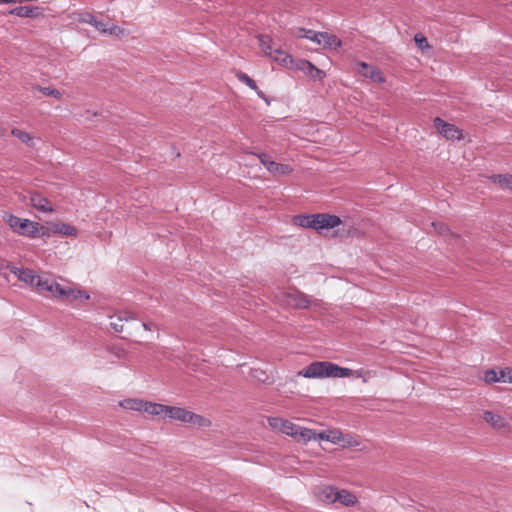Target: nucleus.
I'll return each mask as SVG.
<instances>
[{"label":"nucleus","mask_w":512,"mask_h":512,"mask_svg":"<svg viewBox=\"0 0 512 512\" xmlns=\"http://www.w3.org/2000/svg\"><path fill=\"white\" fill-rule=\"evenodd\" d=\"M352 375V370L341 367L335 363L328 361H314L306 368L300 370L297 376L304 378H345Z\"/></svg>","instance_id":"obj_1"},{"label":"nucleus","mask_w":512,"mask_h":512,"mask_svg":"<svg viewBox=\"0 0 512 512\" xmlns=\"http://www.w3.org/2000/svg\"><path fill=\"white\" fill-rule=\"evenodd\" d=\"M274 61L280 63L283 66L290 67L296 71H302L305 73L307 67H310V61L306 59L294 60L291 55L284 54V57H274Z\"/></svg>","instance_id":"obj_9"},{"label":"nucleus","mask_w":512,"mask_h":512,"mask_svg":"<svg viewBox=\"0 0 512 512\" xmlns=\"http://www.w3.org/2000/svg\"><path fill=\"white\" fill-rule=\"evenodd\" d=\"M414 39H415V42L417 43V45L421 49L427 48L429 46L427 38L425 36H423L422 34H419V33L416 34Z\"/></svg>","instance_id":"obj_37"},{"label":"nucleus","mask_w":512,"mask_h":512,"mask_svg":"<svg viewBox=\"0 0 512 512\" xmlns=\"http://www.w3.org/2000/svg\"><path fill=\"white\" fill-rule=\"evenodd\" d=\"M68 298H71L73 300L83 299L87 301L89 300L90 296L87 294L85 290L73 289L69 287L67 290L66 299Z\"/></svg>","instance_id":"obj_28"},{"label":"nucleus","mask_w":512,"mask_h":512,"mask_svg":"<svg viewBox=\"0 0 512 512\" xmlns=\"http://www.w3.org/2000/svg\"><path fill=\"white\" fill-rule=\"evenodd\" d=\"M359 69L358 73L362 75L365 78L370 79L371 81L375 83H384L385 77L383 76L382 72L375 66L369 65L366 62L360 61L358 63Z\"/></svg>","instance_id":"obj_7"},{"label":"nucleus","mask_w":512,"mask_h":512,"mask_svg":"<svg viewBox=\"0 0 512 512\" xmlns=\"http://www.w3.org/2000/svg\"><path fill=\"white\" fill-rule=\"evenodd\" d=\"M316 33L315 31L313 30H310V29H306V28H301V27H298V28H294L293 29V32L292 34L295 36V37H298V38H306V39H309L311 41H313V34Z\"/></svg>","instance_id":"obj_31"},{"label":"nucleus","mask_w":512,"mask_h":512,"mask_svg":"<svg viewBox=\"0 0 512 512\" xmlns=\"http://www.w3.org/2000/svg\"><path fill=\"white\" fill-rule=\"evenodd\" d=\"M35 89L39 90L43 95L48 97H54L56 99H60L62 97V94L59 90L52 88L50 86L42 87V86H36Z\"/></svg>","instance_id":"obj_29"},{"label":"nucleus","mask_w":512,"mask_h":512,"mask_svg":"<svg viewBox=\"0 0 512 512\" xmlns=\"http://www.w3.org/2000/svg\"><path fill=\"white\" fill-rule=\"evenodd\" d=\"M258 158L270 173L286 175L292 172L290 165L277 163L273 161L271 157L266 153L259 154Z\"/></svg>","instance_id":"obj_6"},{"label":"nucleus","mask_w":512,"mask_h":512,"mask_svg":"<svg viewBox=\"0 0 512 512\" xmlns=\"http://www.w3.org/2000/svg\"><path fill=\"white\" fill-rule=\"evenodd\" d=\"M106 33H109L110 35L119 36L122 35L124 31L119 26L113 25L110 28H108V31Z\"/></svg>","instance_id":"obj_39"},{"label":"nucleus","mask_w":512,"mask_h":512,"mask_svg":"<svg viewBox=\"0 0 512 512\" xmlns=\"http://www.w3.org/2000/svg\"><path fill=\"white\" fill-rule=\"evenodd\" d=\"M94 27L100 31V32H104L106 33L108 31V25L107 23L103 22V21H99L96 19V23L94 24Z\"/></svg>","instance_id":"obj_40"},{"label":"nucleus","mask_w":512,"mask_h":512,"mask_svg":"<svg viewBox=\"0 0 512 512\" xmlns=\"http://www.w3.org/2000/svg\"><path fill=\"white\" fill-rule=\"evenodd\" d=\"M286 303L295 308H308L310 306V299L304 293L295 290L287 293Z\"/></svg>","instance_id":"obj_12"},{"label":"nucleus","mask_w":512,"mask_h":512,"mask_svg":"<svg viewBox=\"0 0 512 512\" xmlns=\"http://www.w3.org/2000/svg\"><path fill=\"white\" fill-rule=\"evenodd\" d=\"M168 405L145 401L143 411L152 415L166 418Z\"/></svg>","instance_id":"obj_14"},{"label":"nucleus","mask_w":512,"mask_h":512,"mask_svg":"<svg viewBox=\"0 0 512 512\" xmlns=\"http://www.w3.org/2000/svg\"><path fill=\"white\" fill-rule=\"evenodd\" d=\"M434 126L437 131L449 140H460L462 132L454 124L448 123L440 117H435L433 120Z\"/></svg>","instance_id":"obj_5"},{"label":"nucleus","mask_w":512,"mask_h":512,"mask_svg":"<svg viewBox=\"0 0 512 512\" xmlns=\"http://www.w3.org/2000/svg\"><path fill=\"white\" fill-rule=\"evenodd\" d=\"M53 283L54 281L42 279L40 276L37 275L34 285L41 291L51 292Z\"/></svg>","instance_id":"obj_30"},{"label":"nucleus","mask_w":512,"mask_h":512,"mask_svg":"<svg viewBox=\"0 0 512 512\" xmlns=\"http://www.w3.org/2000/svg\"><path fill=\"white\" fill-rule=\"evenodd\" d=\"M68 288L69 287H64V286L60 285L59 283L54 282L52 285L51 293L56 297L66 299Z\"/></svg>","instance_id":"obj_33"},{"label":"nucleus","mask_w":512,"mask_h":512,"mask_svg":"<svg viewBox=\"0 0 512 512\" xmlns=\"http://www.w3.org/2000/svg\"><path fill=\"white\" fill-rule=\"evenodd\" d=\"M116 319H117L116 321H111L110 322V326L112 327V329L115 332H122L123 331V324H122V322L123 321L134 320L135 316H134V314L132 312L123 311V312H120L117 315Z\"/></svg>","instance_id":"obj_18"},{"label":"nucleus","mask_w":512,"mask_h":512,"mask_svg":"<svg viewBox=\"0 0 512 512\" xmlns=\"http://www.w3.org/2000/svg\"><path fill=\"white\" fill-rule=\"evenodd\" d=\"M29 204L33 208L43 213H50L54 211L51 202L37 191H32L29 193Z\"/></svg>","instance_id":"obj_8"},{"label":"nucleus","mask_w":512,"mask_h":512,"mask_svg":"<svg viewBox=\"0 0 512 512\" xmlns=\"http://www.w3.org/2000/svg\"><path fill=\"white\" fill-rule=\"evenodd\" d=\"M236 77L240 82L246 84L249 88H251L253 90H258V86L256 85V82L251 77H249L246 73L237 72Z\"/></svg>","instance_id":"obj_32"},{"label":"nucleus","mask_w":512,"mask_h":512,"mask_svg":"<svg viewBox=\"0 0 512 512\" xmlns=\"http://www.w3.org/2000/svg\"><path fill=\"white\" fill-rule=\"evenodd\" d=\"M7 225L20 236L36 238L40 236V230L43 229L39 223L29 219L20 218L13 214H8L4 218Z\"/></svg>","instance_id":"obj_3"},{"label":"nucleus","mask_w":512,"mask_h":512,"mask_svg":"<svg viewBox=\"0 0 512 512\" xmlns=\"http://www.w3.org/2000/svg\"><path fill=\"white\" fill-rule=\"evenodd\" d=\"M484 380L486 383L499 382V373L493 369H489L484 374Z\"/></svg>","instance_id":"obj_35"},{"label":"nucleus","mask_w":512,"mask_h":512,"mask_svg":"<svg viewBox=\"0 0 512 512\" xmlns=\"http://www.w3.org/2000/svg\"><path fill=\"white\" fill-rule=\"evenodd\" d=\"M338 489L332 486H324L319 488L317 495L319 499L326 503H335L337 501Z\"/></svg>","instance_id":"obj_17"},{"label":"nucleus","mask_w":512,"mask_h":512,"mask_svg":"<svg viewBox=\"0 0 512 512\" xmlns=\"http://www.w3.org/2000/svg\"><path fill=\"white\" fill-rule=\"evenodd\" d=\"M304 74L314 81H322L323 78L326 76V74L323 70L317 68L311 62H310V67H307V70L305 71Z\"/></svg>","instance_id":"obj_26"},{"label":"nucleus","mask_w":512,"mask_h":512,"mask_svg":"<svg viewBox=\"0 0 512 512\" xmlns=\"http://www.w3.org/2000/svg\"><path fill=\"white\" fill-rule=\"evenodd\" d=\"M512 384V368H504L499 371V382Z\"/></svg>","instance_id":"obj_34"},{"label":"nucleus","mask_w":512,"mask_h":512,"mask_svg":"<svg viewBox=\"0 0 512 512\" xmlns=\"http://www.w3.org/2000/svg\"><path fill=\"white\" fill-rule=\"evenodd\" d=\"M141 325L145 330H149V331H151L152 328L155 326L153 322H146V321H143Z\"/></svg>","instance_id":"obj_42"},{"label":"nucleus","mask_w":512,"mask_h":512,"mask_svg":"<svg viewBox=\"0 0 512 512\" xmlns=\"http://www.w3.org/2000/svg\"><path fill=\"white\" fill-rule=\"evenodd\" d=\"M284 54H287V53L284 52L282 49L274 48L272 56H270V57L274 60V57H281L282 58V57H284Z\"/></svg>","instance_id":"obj_41"},{"label":"nucleus","mask_w":512,"mask_h":512,"mask_svg":"<svg viewBox=\"0 0 512 512\" xmlns=\"http://www.w3.org/2000/svg\"><path fill=\"white\" fill-rule=\"evenodd\" d=\"M11 134L29 147L35 146L34 137L31 136L29 133L22 131L20 129L14 128V129H12Z\"/></svg>","instance_id":"obj_23"},{"label":"nucleus","mask_w":512,"mask_h":512,"mask_svg":"<svg viewBox=\"0 0 512 512\" xmlns=\"http://www.w3.org/2000/svg\"><path fill=\"white\" fill-rule=\"evenodd\" d=\"M357 498L354 494L346 491V490H338L337 491V501L338 503L344 506H352L356 503Z\"/></svg>","instance_id":"obj_22"},{"label":"nucleus","mask_w":512,"mask_h":512,"mask_svg":"<svg viewBox=\"0 0 512 512\" xmlns=\"http://www.w3.org/2000/svg\"><path fill=\"white\" fill-rule=\"evenodd\" d=\"M295 222L301 227L322 230L332 229L339 226L341 224V219L336 215L319 213L296 216Z\"/></svg>","instance_id":"obj_2"},{"label":"nucleus","mask_w":512,"mask_h":512,"mask_svg":"<svg viewBox=\"0 0 512 512\" xmlns=\"http://www.w3.org/2000/svg\"><path fill=\"white\" fill-rule=\"evenodd\" d=\"M265 378H259V380H261L262 382H265L267 379H268V376L265 374V373H262Z\"/></svg>","instance_id":"obj_46"},{"label":"nucleus","mask_w":512,"mask_h":512,"mask_svg":"<svg viewBox=\"0 0 512 512\" xmlns=\"http://www.w3.org/2000/svg\"><path fill=\"white\" fill-rule=\"evenodd\" d=\"M255 91H256V93H257V95H258L259 97H261V98H264V97H265V95H264L263 91H262V90H260L259 88H258V90H255Z\"/></svg>","instance_id":"obj_45"},{"label":"nucleus","mask_w":512,"mask_h":512,"mask_svg":"<svg viewBox=\"0 0 512 512\" xmlns=\"http://www.w3.org/2000/svg\"><path fill=\"white\" fill-rule=\"evenodd\" d=\"M96 17L94 15H92L91 13H83V14H80L79 16V22L81 23H87V24H90L94 27V24L96 23Z\"/></svg>","instance_id":"obj_36"},{"label":"nucleus","mask_w":512,"mask_h":512,"mask_svg":"<svg viewBox=\"0 0 512 512\" xmlns=\"http://www.w3.org/2000/svg\"><path fill=\"white\" fill-rule=\"evenodd\" d=\"M18 3V0H0V4Z\"/></svg>","instance_id":"obj_44"},{"label":"nucleus","mask_w":512,"mask_h":512,"mask_svg":"<svg viewBox=\"0 0 512 512\" xmlns=\"http://www.w3.org/2000/svg\"><path fill=\"white\" fill-rule=\"evenodd\" d=\"M432 226L440 235H445L449 231L448 227L442 222H433Z\"/></svg>","instance_id":"obj_38"},{"label":"nucleus","mask_w":512,"mask_h":512,"mask_svg":"<svg viewBox=\"0 0 512 512\" xmlns=\"http://www.w3.org/2000/svg\"><path fill=\"white\" fill-rule=\"evenodd\" d=\"M281 424V431L285 433L286 435L294 437L297 434V429L299 425L294 424L291 421L288 420H280Z\"/></svg>","instance_id":"obj_27"},{"label":"nucleus","mask_w":512,"mask_h":512,"mask_svg":"<svg viewBox=\"0 0 512 512\" xmlns=\"http://www.w3.org/2000/svg\"><path fill=\"white\" fill-rule=\"evenodd\" d=\"M493 183L498 184L501 188L512 191V175L511 174H494L490 177Z\"/></svg>","instance_id":"obj_19"},{"label":"nucleus","mask_w":512,"mask_h":512,"mask_svg":"<svg viewBox=\"0 0 512 512\" xmlns=\"http://www.w3.org/2000/svg\"><path fill=\"white\" fill-rule=\"evenodd\" d=\"M313 42L319 44V45H322L324 48H339L341 47L342 45V42L341 40L333 35V34H330V33H327V32H317V33H314L313 34Z\"/></svg>","instance_id":"obj_10"},{"label":"nucleus","mask_w":512,"mask_h":512,"mask_svg":"<svg viewBox=\"0 0 512 512\" xmlns=\"http://www.w3.org/2000/svg\"><path fill=\"white\" fill-rule=\"evenodd\" d=\"M342 434L340 432L323 431L317 433V440H325L334 444L340 443Z\"/></svg>","instance_id":"obj_25"},{"label":"nucleus","mask_w":512,"mask_h":512,"mask_svg":"<svg viewBox=\"0 0 512 512\" xmlns=\"http://www.w3.org/2000/svg\"><path fill=\"white\" fill-rule=\"evenodd\" d=\"M280 418H270L269 423L271 426L276 427L280 423Z\"/></svg>","instance_id":"obj_43"},{"label":"nucleus","mask_w":512,"mask_h":512,"mask_svg":"<svg viewBox=\"0 0 512 512\" xmlns=\"http://www.w3.org/2000/svg\"><path fill=\"white\" fill-rule=\"evenodd\" d=\"M7 268L9 271L14 274L18 280L24 282L25 284H28L30 286H33L35 283V280L37 278V275L33 272V270L29 268H19L16 266L8 265Z\"/></svg>","instance_id":"obj_11"},{"label":"nucleus","mask_w":512,"mask_h":512,"mask_svg":"<svg viewBox=\"0 0 512 512\" xmlns=\"http://www.w3.org/2000/svg\"><path fill=\"white\" fill-rule=\"evenodd\" d=\"M145 401L139 399L128 398L119 402V405L127 410L143 411Z\"/></svg>","instance_id":"obj_21"},{"label":"nucleus","mask_w":512,"mask_h":512,"mask_svg":"<svg viewBox=\"0 0 512 512\" xmlns=\"http://www.w3.org/2000/svg\"><path fill=\"white\" fill-rule=\"evenodd\" d=\"M294 438L298 441L307 443L311 440H317V433L312 429L299 426L297 429V434L294 436Z\"/></svg>","instance_id":"obj_20"},{"label":"nucleus","mask_w":512,"mask_h":512,"mask_svg":"<svg viewBox=\"0 0 512 512\" xmlns=\"http://www.w3.org/2000/svg\"><path fill=\"white\" fill-rule=\"evenodd\" d=\"M9 14L21 18H36L42 14L41 8L36 6H19L11 9Z\"/></svg>","instance_id":"obj_13"},{"label":"nucleus","mask_w":512,"mask_h":512,"mask_svg":"<svg viewBox=\"0 0 512 512\" xmlns=\"http://www.w3.org/2000/svg\"><path fill=\"white\" fill-rule=\"evenodd\" d=\"M167 418L179 420L184 423H191L198 426H205L208 420L201 415L190 412L184 408L168 406Z\"/></svg>","instance_id":"obj_4"},{"label":"nucleus","mask_w":512,"mask_h":512,"mask_svg":"<svg viewBox=\"0 0 512 512\" xmlns=\"http://www.w3.org/2000/svg\"><path fill=\"white\" fill-rule=\"evenodd\" d=\"M483 419L494 429H502L507 424L503 416L492 411H485L483 413Z\"/></svg>","instance_id":"obj_15"},{"label":"nucleus","mask_w":512,"mask_h":512,"mask_svg":"<svg viewBox=\"0 0 512 512\" xmlns=\"http://www.w3.org/2000/svg\"><path fill=\"white\" fill-rule=\"evenodd\" d=\"M258 42L259 46L261 47L262 51L268 55L272 56L273 53V40L269 35H259L258 36Z\"/></svg>","instance_id":"obj_24"},{"label":"nucleus","mask_w":512,"mask_h":512,"mask_svg":"<svg viewBox=\"0 0 512 512\" xmlns=\"http://www.w3.org/2000/svg\"><path fill=\"white\" fill-rule=\"evenodd\" d=\"M51 230L54 234H61L64 236L76 237L77 229L69 224L63 222L53 223Z\"/></svg>","instance_id":"obj_16"}]
</instances>
